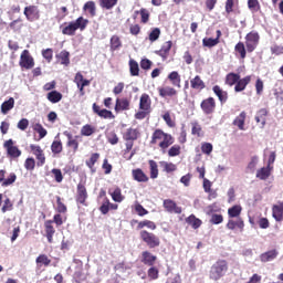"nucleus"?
<instances>
[{
    "label": "nucleus",
    "instance_id": "obj_15",
    "mask_svg": "<svg viewBox=\"0 0 283 283\" xmlns=\"http://www.w3.org/2000/svg\"><path fill=\"white\" fill-rule=\"evenodd\" d=\"M87 200V189L83 184L77 185V197L76 201L80 202V205H85V201Z\"/></svg>",
    "mask_w": 283,
    "mask_h": 283
},
{
    "label": "nucleus",
    "instance_id": "obj_20",
    "mask_svg": "<svg viewBox=\"0 0 283 283\" xmlns=\"http://www.w3.org/2000/svg\"><path fill=\"white\" fill-rule=\"evenodd\" d=\"M46 98L53 104L61 103L63 94H61L59 91H51L48 93Z\"/></svg>",
    "mask_w": 283,
    "mask_h": 283
},
{
    "label": "nucleus",
    "instance_id": "obj_36",
    "mask_svg": "<svg viewBox=\"0 0 283 283\" xmlns=\"http://www.w3.org/2000/svg\"><path fill=\"white\" fill-rule=\"evenodd\" d=\"M240 213H242V207L240 206H233L228 209L229 218H238Z\"/></svg>",
    "mask_w": 283,
    "mask_h": 283
},
{
    "label": "nucleus",
    "instance_id": "obj_18",
    "mask_svg": "<svg viewBox=\"0 0 283 283\" xmlns=\"http://www.w3.org/2000/svg\"><path fill=\"white\" fill-rule=\"evenodd\" d=\"M277 258V250H270L260 255L261 262H273Z\"/></svg>",
    "mask_w": 283,
    "mask_h": 283
},
{
    "label": "nucleus",
    "instance_id": "obj_57",
    "mask_svg": "<svg viewBox=\"0 0 283 283\" xmlns=\"http://www.w3.org/2000/svg\"><path fill=\"white\" fill-rule=\"evenodd\" d=\"M52 174L55 178V182H63V172H61V169L53 168Z\"/></svg>",
    "mask_w": 283,
    "mask_h": 283
},
{
    "label": "nucleus",
    "instance_id": "obj_16",
    "mask_svg": "<svg viewBox=\"0 0 283 283\" xmlns=\"http://www.w3.org/2000/svg\"><path fill=\"white\" fill-rule=\"evenodd\" d=\"M251 83V76L248 75L243 78H239L235 86H234V91L235 92H244V90H247V85H249Z\"/></svg>",
    "mask_w": 283,
    "mask_h": 283
},
{
    "label": "nucleus",
    "instance_id": "obj_1",
    "mask_svg": "<svg viewBox=\"0 0 283 283\" xmlns=\"http://www.w3.org/2000/svg\"><path fill=\"white\" fill-rule=\"evenodd\" d=\"M159 143L160 149L165 151V149H169L171 147V144L174 143V137L161 129H156L153 134L151 144L156 145V143Z\"/></svg>",
    "mask_w": 283,
    "mask_h": 283
},
{
    "label": "nucleus",
    "instance_id": "obj_29",
    "mask_svg": "<svg viewBox=\"0 0 283 283\" xmlns=\"http://www.w3.org/2000/svg\"><path fill=\"white\" fill-rule=\"evenodd\" d=\"M238 81H240V74L238 73H229L226 76V85H230V87H233Z\"/></svg>",
    "mask_w": 283,
    "mask_h": 283
},
{
    "label": "nucleus",
    "instance_id": "obj_33",
    "mask_svg": "<svg viewBox=\"0 0 283 283\" xmlns=\"http://www.w3.org/2000/svg\"><path fill=\"white\" fill-rule=\"evenodd\" d=\"M168 78L175 87H180V74L177 71L169 73Z\"/></svg>",
    "mask_w": 283,
    "mask_h": 283
},
{
    "label": "nucleus",
    "instance_id": "obj_27",
    "mask_svg": "<svg viewBox=\"0 0 283 283\" xmlns=\"http://www.w3.org/2000/svg\"><path fill=\"white\" fill-rule=\"evenodd\" d=\"M10 109H14V98L10 97L8 101H4L1 105L2 114H8Z\"/></svg>",
    "mask_w": 283,
    "mask_h": 283
},
{
    "label": "nucleus",
    "instance_id": "obj_4",
    "mask_svg": "<svg viewBox=\"0 0 283 283\" xmlns=\"http://www.w3.org/2000/svg\"><path fill=\"white\" fill-rule=\"evenodd\" d=\"M140 238L143 242L149 247V249H156V247H160V238L151 232L144 230L140 232Z\"/></svg>",
    "mask_w": 283,
    "mask_h": 283
},
{
    "label": "nucleus",
    "instance_id": "obj_52",
    "mask_svg": "<svg viewBox=\"0 0 283 283\" xmlns=\"http://www.w3.org/2000/svg\"><path fill=\"white\" fill-rule=\"evenodd\" d=\"M51 150L53 154H61V151H63V145L61 142H53L51 145Z\"/></svg>",
    "mask_w": 283,
    "mask_h": 283
},
{
    "label": "nucleus",
    "instance_id": "obj_42",
    "mask_svg": "<svg viewBox=\"0 0 283 283\" xmlns=\"http://www.w3.org/2000/svg\"><path fill=\"white\" fill-rule=\"evenodd\" d=\"M160 167L166 174H171V171H176V165L172 163L160 161Z\"/></svg>",
    "mask_w": 283,
    "mask_h": 283
},
{
    "label": "nucleus",
    "instance_id": "obj_3",
    "mask_svg": "<svg viewBox=\"0 0 283 283\" xmlns=\"http://www.w3.org/2000/svg\"><path fill=\"white\" fill-rule=\"evenodd\" d=\"M227 271H229V265L227 264V261H217L210 269V280H220V277L227 275Z\"/></svg>",
    "mask_w": 283,
    "mask_h": 283
},
{
    "label": "nucleus",
    "instance_id": "obj_51",
    "mask_svg": "<svg viewBox=\"0 0 283 283\" xmlns=\"http://www.w3.org/2000/svg\"><path fill=\"white\" fill-rule=\"evenodd\" d=\"M158 39H160V30L158 28H155L149 33V41L154 43V41H158Z\"/></svg>",
    "mask_w": 283,
    "mask_h": 283
},
{
    "label": "nucleus",
    "instance_id": "obj_23",
    "mask_svg": "<svg viewBox=\"0 0 283 283\" xmlns=\"http://www.w3.org/2000/svg\"><path fill=\"white\" fill-rule=\"evenodd\" d=\"M245 120H247V113L241 112L240 115L238 117H235V119L233 120V125L239 127V129H241V132H244V122Z\"/></svg>",
    "mask_w": 283,
    "mask_h": 283
},
{
    "label": "nucleus",
    "instance_id": "obj_11",
    "mask_svg": "<svg viewBox=\"0 0 283 283\" xmlns=\"http://www.w3.org/2000/svg\"><path fill=\"white\" fill-rule=\"evenodd\" d=\"M212 92H213V94H216V96L220 101L221 105H224V103H227V101H229V93L227 91H223L220 86L214 85L212 87Z\"/></svg>",
    "mask_w": 283,
    "mask_h": 283
},
{
    "label": "nucleus",
    "instance_id": "obj_7",
    "mask_svg": "<svg viewBox=\"0 0 283 283\" xmlns=\"http://www.w3.org/2000/svg\"><path fill=\"white\" fill-rule=\"evenodd\" d=\"M4 149H7V154L11 156V158H19L21 156V150L19 147L14 146V140L8 139L3 145Z\"/></svg>",
    "mask_w": 283,
    "mask_h": 283
},
{
    "label": "nucleus",
    "instance_id": "obj_46",
    "mask_svg": "<svg viewBox=\"0 0 283 283\" xmlns=\"http://www.w3.org/2000/svg\"><path fill=\"white\" fill-rule=\"evenodd\" d=\"M177 92L175 91L174 87H165L159 90V95L165 97V96H176Z\"/></svg>",
    "mask_w": 283,
    "mask_h": 283
},
{
    "label": "nucleus",
    "instance_id": "obj_35",
    "mask_svg": "<svg viewBox=\"0 0 283 283\" xmlns=\"http://www.w3.org/2000/svg\"><path fill=\"white\" fill-rule=\"evenodd\" d=\"M64 136L67 137V146L72 147L74 151H76V149H78V142H76V139L72 137V134L67 132H64Z\"/></svg>",
    "mask_w": 283,
    "mask_h": 283
},
{
    "label": "nucleus",
    "instance_id": "obj_40",
    "mask_svg": "<svg viewBox=\"0 0 283 283\" xmlns=\"http://www.w3.org/2000/svg\"><path fill=\"white\" fill-rule=\"evenodd\" d=\"M57 59L61 60V65H70V52L61 51Z\"/></svg>",
    "mask_w": 283,
    "mask_h": 283
},
{
    "label": "nucleus",
    "instance_id": "obj_21",
    "mask_svg": "<svg viewBox=\"0 0 283 283\" xmlns=\"http://www.w3.org/2000/svg\"><path fill=\"white\" fill-rule=\"evenodd\" d=\"M125 109H129V101L126 98H117L115 104V112H125Z\"/></svg>",
    "mask_w": 283,
    "mask_h": 283
},
{
    "label": "nucleus",
    "instance_id": "obj_9",
    "mask_svg": "<svg viewBox=\"0 0 283 283\" xmlns=\"http://www.w3.org/2000/svg\"><path fill=\"white\" fill-rule=\"evenodd\" d=\"M164 208L168 213H182V208L178 207V205H176L171 199L164 200Z\"/></svg>",
    "mask_w": 283,
    "mask_h": 283
},
{
    "label": "nucleus",
    "instance_id": "obj_25",
    "mask_svg": "<svg viewBox=\"0 0 283 283\" xmlns=\"http://www.w3.org/2000/svg\"><path fill=\"white\" fill-rule=\"evenodd\" d=\"M272 216L276 222L283 221V206H274L272 208Z\"/></svg>",
    "mask_w": 283,
    "mask_h": 283
},
{
    "label": "nucleus",
    "instance_id": "obj_48",
    "mask_svg": "<svg viewBox=\"0 0 283 283\" xmlns=\"http://www.w3.org/2000/svg\"><path fill=\"white\" fill-rule=\"evenodd\" d=\"M235 52L240 53L241 59H247V49L244 48V43L239 42L235 46H234Z\"/></svg>",
    "mask_w": 283,
    "mask_h": 283
},
{
    "label": "nucleus",
    "instance_id": "obj_8",
    "mask_svg": "<svg viewBox=\"0 0 283 283\" xmlns=\"http://www.w3.org/2000/svg\"><path fill=\"white\" fill-rule=\"evenodd\" d=\"M201 109L206 114H213L216 109V99L213 97H208L201 102Z\"/></svg>",
    "mask_w": 283,
    "mask_h": 283
},
{
    "label": "nucleus",
    "instance_id": "obj_28",
    "mask_svg": "<svg viewBox=\"0 0 283 283\" xmlns=\"http://www.w3.org/2000/svg\"><path fill=\"white\" fill-rule=\"evenodd\" d=\"M124 140H138V130L134 128H128L123 136Z\"/></svg>",
    "mask_w": 283,
    "mask_h": 283
},
{
    "label": "nucleus",
    "instance_id": "obj_41",
    "mask_svg": "<svg viewBox=\"0 0 283 283\" xmlns=\"http://www.w3.org/2000/svg\"><path fill=\"white\" fill-rule=\"evenodd\" d=\"M116 3H118V0H99L101 8L105 10H112Z\"/></svg>",
    "mask_w": 283,
    "mask_h": 283
},
{
    "label": "nucleus",
    "instance_id": "obj_31",
    "mask_svg": "<svg viewBox=\"0 0 283 283\" xmlns=\"http://www.w3.org/2000/svg\"><path fill=\"white\" fill-rule=\"evenodd\" d=\"M84 12H88L91 17H96V3L94 1H87L83 7Z\"/></svg>",
    "mask_w": 283,
    "mask_h": 283
},
{
    "label": "nucleus",
    "instance_id": "obj_24",
    "mask_svg": "<svg viewBox=\"0 0 283 283\" xmlns=\"http://www.w3.org/2000/svg\"><path fill=\"white\" fill-rule=\"evenodd\" d=\"M133 178L134 180H136L137 182H147V180H149V178L147 177V175H145V172L142 169H135L133 170Z\"/></svg>",
    "mask_w": 283,
    "mask_h": 283
},
{
    "label": "nucleus",
    "instance_id": "obj_43",
    "mask_svg": "<svg viewBox=\"0 0 283 283\" xmlns=\"http://www.w3.org/2000/svg\"><path fill=\"white\" fill-rule=\"evenodd\" d=\"M114 202H123V193L120 188H115L113 191H109Z\"/></svg>",
    "mask_w": 283,
    "mask_h": 283
},
{
    "label": "nucleus",
    "instance_id": "obj_38",
    "mask_svg": "<svg viewBox=\"0 0 283 283\" xmlns=\"http://www.w3.org/2000/svg\"><path fill=\"white\" fill-rule=\"evenodd\" d=\"M123 42H120V38L118 35H113L111 38V50L116 51L122 48Z\"/></svg>",
    "mask_w": 283,
    "mask_h": 283
},
{
    "label": "nucleus",
    "instance_id": "obj_5",
    "mask_svg": "<svg viewBox=\"0 0 283 283\" xmlns=\"http://www.w3.org/2000/svg\"><path fill=\"white\" fill-rule=\"evenodd\" d=\"M258 43H260V34L255 31H251L245 36V46L248 52H253L255 48H258Z\"/></svg>",
    "mask_w": 283,
    "mask_h": 283
},
{
    "label": "nucleus",
    "instance_id": "obj_59",
    "mask_svg": "<svg viewBox=\"0 0 283 283\" xmlns=\"http://www.w3.org/2000/svg\"><path fill=\"white\" fill-rule=\"evenodd\" d=\"M98 157H99V155L97 153H95L91 156L90 160L86 161V165H87V167H90V169H92V167H94V165H96Z\"/></svg>",
    "mask_w": 283,
    "mask_h": 283
},
{
    "label": "nucleus",
    "instance_id": "obj_34",
    "mask_svg": "<svg viewBox=\"0 0 283 283\" xmlns=\"http://www.w3.org/2000/svg\"><path fill=\"white\" fill-rule=\"evenodd\" d=\"M129 70H130V76H138L140 73V67L138 66V62L135 60L129 61Z\"/></svg>",
    "mask_w": 283,
    "mask_h": 283
},
{
    "label": "nucleus",
    "instance_id": "obj_62",
    "mask_svg": "<svg viewBox=\"0 0 283 283\" xmlns=\"http://www.w3.org/2000/svg\"><path fill=\"white\" fill-rule=\"evenodd\" d=\"M2 213H6V211H12V201H10V198H7L4 200V205L1 208Z\"/></svg>",
    "mask_w": 283,
    "mask_h": 283
},
{
    "label": "nucleus",
    "instance_id": "obj_47",
    "mask_svg": "<svg viewBox=\"0 0 283 283\" xmlns=\"http://www.w3.org/2000/svg\"><path fill=\"white\" fill-rule=\"evenodd\" d=\"M248 8L251 12H260V1L248 0Z\"/></svg>",
    "mask_w": 283,
    "mask_h": 283
},
{
    "label": "nucleus",
    "instance_id": "obj_2",
    "mask_svg": "<svg viewBox=\"0 0 283 283\" xmlns=\"http://www.w3.org/2000/svg\"><path fill=\"white\" fill-rule=\"evenodd\" d=\"M87 23L90 21L83 17L77 18L75 21H72L62 30V34H66L67 36H74L76 30H85L87 28Z\"/></svg>",
    "mask_w": 283,
    "mask_h": 283
},
{
    "label": "nucleus",
    "instance_id": "obj_50",
    "mask_svg": "<svg viewBox=\"0 0 283 283\" xmlns=\"http://www.w3.org/2000/svg\"><path fill=\"white\" fill-rule=\"evenodd\" d=\"M81 134L82 136H92V134H94V127H92L90 124H86L82 127Z\"/></svg>",
    "mask_w": 283,
    "mask_h": 283
},
{
    "label": "nucleus",
    "instance_id": "obj_39",
    "mask_svg": "<svg viewBox=\"0 0 283 283\" xmlns=\"http://www.w3.org/2000/svg\"><path fill=\"white\" fill-rule=\"evenodd\" d=\"M202 43L205 45V48H216V45H218V43H220V40H218V38H205L202 40Z\"/></svg>",
    "mask_w": 283,
    "mask_h": 283
},
{
    "label": "nucleus",
    "instance_id": "obj_13",
    "mask_svg": "<svg viewBox=\"0 0 283 283\" xmlns=\"http://www.w3.org/2000/svg\"><path fill=\"white\" fill-rule=\"evenodd\" d=\"M156 260H158V258L149 251H144L142 253V262L143 264H146V266H154V264H156Z\"/></svg>",
    "mask_w": 283,
    "mask_h": 283
},
{
    "label": "nucleus",
    "instance_id": "obj_14",
    "mask_svg": "<svg viewBox=\"0 0 283 283\" xmlns=\"http://www.w3.org/2000/svg\"><path fill=\"white\" fill-rule=\"evenodd\" d=\"M93 112L94 114H97L101 118H114V114L112 111L108 109H101V106L96 105V103L93 104Z\"/></svg>",
    "mask_w": 283,
    "mask_h": 283
},
{
    "label": "nucleus",
    "instance_id": "obj_17",
    "mask_svg": "<svg viewBox=\"0 0 283 283\" xmlns=\"http://www.w3.org/2000/svg\"><path fill=\"white\" fill-rule=\"evenodd\" d=\"M150 107H151V99L149 98V95L143 94L139 99V109L144 112H149Z\"/></svg>",
    "mask_w": 283,
    "mask_h": 283
},
{
    "label": "nucleus",
    "instance_id": "obj_61",
    "mask_svg": "<svg viewBox=\"0 0 283 283\" xmlns=\"http://www.w3.org/2000/svg\"><path fill=\"white\" fill-rule=\"evenodd\" d=\"M28 125H30V120H28L27 118H22L18 123V129H21V132H25L28 129Z\"/></svg>",
    "mask_w": 283,
    "mask_h": 283
},
{
    "label": "nucleus",
    "instance_id": "obj_32",
    "mask_svg": "<svg viewBox=\"0 0 283 283\" xmlns=\"http://www.w3.org/2000/svg\"><path fill=\"white\" fill-rule=\"evenodd\" d=\"M33 132H36L40 136V139L45 138L48 136V130L43 127V125L35 123L32 125Z\"/></svg>",
    "mask_w": 283,
    "mask_h": 283
},
{
    "label": "nucleus",
    "instance_id": "obj_26",
    "mask_svg": "<svg viewBox=\"0 0 283 283\" xmlns=\"http://www.w3.org/2000/svg\"><path fill=\"white\" fill-rule=\"evenodd\" d=\"M190 85L192 87V90H205V82L202 81V78H200V75H197L196 77H193L190 81Z\"/></svg>",
    "mask_w": 283,
    "mask_h": 283
},
{
    "label": "nucleus",
    "instance_id": "obj_10",
    "mask_svg": "<svg viewBox=\"0 0 283 283\" xmlns=\"http://www.w3.org/2000/svg\"><path fill=\"white\" fill-rule=\"evenodd\" d=\"M31 151H33V154L38 160V165L40 167H43V165H45V155L43 154L41 146L31 145Z\"/></svg>",
    "mask_w": 283,
    "mask_h": 283
},
{
    "label": "nucleus",
    "instance_id": "obj_37",
    "mask_svg": "<svg viewBox=\"0 0 283 283\" xmlns=\"http://www.w3.org/2000/svg\"><path fill=\"white\" fill-rule=\"evenodd\" d=\"M148 164L150 167V178L155 180V178H158V164L155 160H149Z\"/></svg>",
    "mask_w": 283,
    "mask_h": 283
},
{
    "label": "nucleus",
    "instance_id": "obj_55",
    "mask_svg": "<svg viewBox=\"0 0 283 283\" xmlns=\"http://www.w3.org/2000/svg\"><path fill=\"white\" fill-rule=\"evenodd\" d=\"M223 220L224 218L222 217V214L214 213L212 214L210 222L212 224H222Z\"/></svg>",
    "mask_w": 283,
    "mask_h": 283
},
{
    "label": "nucleus",
    "instance_id": "obj_6",
    "mask_svg": "<svg viewBox=\"0 0 283 283\" xmlns=\"http://www.w3.org/2000/svg\"><path fill=\"white\" fill-rule=\"evenodd\" d=\"M20 67H23L24 70H32L34 67V57L30 54V51L24 50L22 51L20 55Z\"/></svg>",
    "mask_w": 283,
    "mask_h": 283
},
{
    "label": "nucleus",
    "instance_id": "obj_45",
    "mask_svg": "<svg viewBox=\"0 0 283 283\" xmlns=\"http://www.w3.org/2000/svg\"><path fill=\"white\" fill-rule=\"evenodd\" d=\"M36 264H43L44 266H50L52 260H50V258H48V255L45 254H40L36 259H35Z\"/></svg>",
    "mask_w": 283,
    "mask_h": 283
},
{
    "label": "nucleus",
    "instance_id": "obj_56",
    "mask_svg": "<svg viewBox=\"0 0 283 283\" xmlns=\"http://www.w3.org/2000/svg\"><path fill=\"white\" fill-rule=\"evenodd\" d=\"M42 56L43 59H45V61H48V63L52 62V57H53V51L52 49H46L42 51Z\"/></svg>",
    "mask_w": 283,
    "mask_h": 283
},
{
    "label": "nucleus",
    "instance_id": "obj_60",
    "mask_svg": "<svg viewBox=\"0 0 283 283\" xmlns=\"http://www.w3.org/2000/svg\"><path fill=\"white\" fill-rule=\"evenodd\" d=\"M54 233H55L54 227H52L51 224H46V238L50 243H52V238Z\"/></svg>",
    "mask_w": 283,
    "mask_h": 283
},
{
    "label": "nucleus",
    "instance_id": "obj_53",
    "mask_svg": "<svg viewBox=\"0 0 283 283\" xmlns=\"http://www.w3.org/2000/svg\"><path fill=\"white\" fill-rule=\"evenodd\" d=\"M168 156L170 158H174L176 156H180V146L179 145H174L169 150H168Z\"/></svg>",
    "mask_w": 283,
    "mask_h": 283
},
{
    "label": "nucleus",
    "instance_id": "obj_49",
    "mask_svg": "<svg viewBox=\"0 0 283 283\" xmlns=\"http://www.w3.org/2000/svg\"><path fill=\"white\" fill-rule=\"evenodd\" d=\"M144 227H147V229H151V231H155L156 223L153 221L146 220L138 223V229H144Z\"/></svg>",
    "mask_w": 283,
    "mask_h": 283
},
{
    "label": "nucleus",
    "instance_id": "obj_22",
    "mask_svg": "<svg viewBox=\"0 0 283 283\" xmlns=\"http://www.w3.org/2000/svg\"><path fill=\"white\" fill-rule=\"evenodd\" d=\"M244 229V221H242L240 218L237 220L230 219L227 223V229H230V231H233V229Z\"/></svg>",
    "mask_w": 283,
    "mask_h": 283
},
{
    "label": "nucleus",
    "instance_id": "obj_63",
    "mask_svg": "<svg viewBox=\"0 0 283 283\" xmlns=\"http://www.w3.org/2000/svg\"><path fill=\"white\" fill-rule=\"evenodd\" d=\"M107 140L111 145H118V135H116V133H111L107 136Z\"/></svg>",
    "mask_w": 283,
    "mask_h": 283
},
{
    "label": "nucleus",
    "instance_id": "obj_19",
    "mask_svg": "<svg viewBox=\"0 0 283 283\" xmlns=\"http://www.w3.org/2000/svg\"><path fill=\"white\" fill-rule=\"evenodd\" d=\"M271 171H273V167H263L256 171V178L260 180H266L269 176H271Z\"/></svg>",
    "mask_w": 283,
    "mask_h": 283
},
{
    "label": "nucleus",
    "instance_id": "obj_54",
    "mask_svg": "<svg viewBox=\"0 0 283 283\" xmlns=\"http://www.w3.org/2000/svg\"><path fill=\"white\" fill-rule=\"evenodd\" d=\"M201 151L202 154H206L207 156H209L211 151H213V145H211V143L202 144Z\"/></svg>",
    "mask_w": 283,
    "mask_h": 283
},
{
    "label": "nucleus",
    "instance_id": "obj_30",
    "mask_svg": "<svg viewBox=\"0 0 283 283\" xmlns=\"http://www.w3.org/2000/svg\"><path fill=\"white\" fill-rule=\"evenodd\" d=\"M187 224H190V227H192V229H200V226L202 224V221L198 218H196V216L191 214L186 219Z\"/></svg>",
    "mask_w": 283,
    "mask_h": 283
},
{
    "label": "nucleus",
    "instance_id": "obj_12",
    "mask_svg": "<svg viewBox=\"0 0 283 283\" xmlns=\"http://www.w3.org/2000/svg\"><path fill=\"white\" fill-rule=\"evenodd\" d=\"M24 15L28 21H36L39 19V8L29 6L24 8Z\"/></svg>",
    "mask_w": 283,
    "mask_h": 283
},
{
    "label": "nucleus",
    "instance_id": "obj_44",
    "mask_svg": "<svg viewBox=\"0 0 283 283\" xmlns=\"http://www.w3.org/2000/svg\"><path fill=\"white\" fill-rule=\"evenodd\" d=\"M17 182V174L11 172L4 181H2L1 187H10V185H14Z\"/></svg>",
    "mask_w": 283,
    "mask_h": 283
},
{
    "label": "nucleus",
    "instance_id": "obj_64",
    "mask_svg": "<svg viewBox=\"0 0 283 283\" xmlns=\"http://www.w3.org/2000/svg\"><path fill=\"white\" fill-rule=\"evenodd\" d=\"M148 277H150V280H158V269L155 266L150 268L148 270Z\"/></svg>",
    "mask_w": 283,
    "mask_h": 283
},
{
    "label": "nucleus",
    "instance_id": "obj_58",
    "mask_svg": "<svg viewBox=\"0 0 283 283\" xmlns=\"http://www.w3.org/2000/svg\"><path fill=\"white\" fill-rule=\"evenodd\" d=\"M36 163L34 161V158H27L25 163H24V167L25 169H28V171H32V169H34Z\"/></svg>",
    "mask_w": 283,
    "mask_h": 283
}]
</instances>
